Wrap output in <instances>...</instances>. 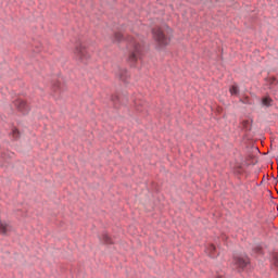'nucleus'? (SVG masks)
<instances>
[{"label": "nucleus", "mask_w": 278, "mask_h": 278, "mask_svg": "<svg viewBox=\"0 0 278 278\" xmlns=\"http://www.w3.org/2000/svg\"><path fill=\"white\" fill-rule=\"evenodd\" d=\"M154 41L156 42V49H166L170 41L173 40V28L165 25V29L161 27H154L151 29Z\"/></svg>", "instance_id": "f257e3e1"}, {"label": "nucleus", "mask_w": 278, "mask_h": 278, "mask_svg": "<svg viewBox=\"0 0 278 278\" xmlns=\"http://www.w3.org/2000/svg\"><path fill=\"white\" fill-rule=\"evenodd\" d=\"M128 49V62L130 66L136 67L138 60H142V52L144 51V46L142 43L136 41L135 39H130L127 45Z\"/></svg>", "instance_id": "f03ea898"}, {"label": "nucleus", "mask_w": 278, "mask_h": 278, "mask_svg": "<svg viewBox=\"0 0 278 278\" xmlns=\"http://www.w3.org/2000/svg\"><path fill=\"white\" fill-rule=\"evenodd\" d=\"M74 54L77 62H81V64H88V60H90V53L88 52V48L84 46V43H76Z\"/></svg>", "instance_id": "7ed1b4c3"}, {"label": "nucleus", "mask_w": 278, "mask_h": 278, "mask_svg": "<svg viewBox=\"0 0 278 278\" xmlns=\"http://www.w3.org/2000/svg\"><path fill=\"white\" fill-rule=\"evenodd\" d=\"M12 103H13L15 110H17V112L20 114H22V116H27L29 114V112H31V106H29L27 101H25L21 98L13 100Z\"/></svg>", "instance_id": "20e7f679"}, {"label": "nucleus", "mask_w": 278, "mask_h": 278, "mask_svg": "<svg viewBox=\"0 0 278 278\" xmlns=\"http://www.w3.org/2000/svg\"><path fill=\"white\" fill-rule=\"evenodd\" d=\"M232 262H233L235 266H237L240 270H244V268H247V266H249V264H251V258H249V256H245V258H244L239 255H233Z\"/></svg>", "instance_id": "39448f33"}, {"label": "nucleus", "mask_w": 278, "mask_h": 278, "mask_svg": "<svg viewBox=\"0 0 278 278\" xmlns=\"http://www.w3.org/2000/svg\"><path fill=\"white\" fill-rule=\"evenodd\" d=\"M111 101H112L113 108H115V110H118V108H121L122 105H125V100H123L121 98V96H118V94H112Z\"/></svg>", "instance_id": "423d86ee"}, {"label": "nucleus", "mask_w": 278, "mask_h": 278, "mask_svg": "<svg viewBox=\"0 0 278 278\" xmlns=\"http://www.w3.org/2000/svg\"><path fill=\"white\" fill-rule=\"evenodd\" d=\"M66 90V86L59 80L54 81L52 84V91H54L55 94H62Z\"/></svg>", "instance_id": "0eeeda50"}, {"label": "nucleus", "mask_w": 278, "mask_h": 278, "mask_svg": "<svg viewBox=\"0 0 278 278\" xmlns=\"http://www.w3.org/2000/svg\"><path fill=\"white\" fill-rule=\"evenodd\" d=\"M100 240L102 244H105L106 247L114 244V240L112 239V237H110V235L106 231L102 232Z\"/></svg>", "instance_id": "6e6552de"}, {"label": "nucleus", "mask_w": 278, "mask_h": 278, "mask_svg": "<svg viewBox=\"0 0 278 278\" xmlns=\"http://www.w3.org/2000/svg\"><path fill=\"white\" fill-rule=\"evenodd\" d=\"M112 42L121 45V42H125V36L122 33L116 31L113 35Z\"/></svg>", "instance_id": "1a4fd4ad"}, {"label": "nucleus", "mask_w": 278, "mask_h": 278, "mask_svg": "<svg viewBox=\"0 0 278 278\" xmlns=\"http://www.w3.org/2000/svg\"><path fill=\"white\" fill-rule=\"evenodd\" d=\"M261 103L264 108H273V98L270 96H264L261 99Z\"/></svg>", "instance_id": "9d476101"}, {"label": "nucleus", "mask_w": 278, "mask_h": 278, "mask_svg": "<svg viewBox=\"0 0 278 278\" xmlns=\"http://www.w3.org/2000/svg\"><path fill=\"white\" fill-rule=\"evenodd\" d=\"M253 253H255L256 255H261L262 257H264V255H266V253L264 252V247H262V243H257L254 248H252Z\"/></svg>", "instance_id": "9b49d317"}, {"label": "nucleus", "mask_w": 278, "mask_h": 278, "mask_svg": "<svg viewBox=\"0 0 278 278\" xmlns=\"http://www.w3.org/2000/svg\"><path fill=\"white\" fill-rule=\"evenodd\" d=\"M118 77L121 79V81H124V84H128V79H129V72H127V70H121Z\"/></svg>", "instance_id": "f8f14e48"}, {"label": "nucleus", "mask_w": 278, "mask_h": 278, "mask_svg": "<svg viewBox=\"0 0 278 278\" xmlns=\"http://www.w3.org/2000/svg\"><path fill=\"white\" fill-rule=\"evenodd\" d=\"M229 92L231 97H239L240 96V87L238 85H232L229 87Z\"/></svg>", "instance_id": "ddd939ff"}, {"label": "nucleus", "mask_w": 278, "mask_h": 278, "mask_svg": "<svg viewBox=\"0 0 278 278\" xmlns=\"http://www.w3.org/2000/svg\"><path fill=\"white\" fill-rule=\"evenodd\" d=\"M242 127L245 131H251L253 129V119H245L242 122Z\"/></svg>", "instance_id": "4468645a"}, {"label": "nucleus", "mask_w": 278, "mask_h": 278, "mask_svg": "<svg viewBox=\"0 0 278 278\" xmlns=\"http://www.w3.org/2000/svg\"><path fill=\"white\" fill-rule=\"evenodd\" d=\"M217 256L218 254H216V245L211 244L208 257H211L212 260H216Z\"/></svg>", "instance_id": "2eb2a0df"}, {"label": "nucleus", "mask_w": 278, "mask_h": 278, "mask_svg": "<svg viewBox=\"0 0 278 278\" xmlns=\"http://www.w3.org/2000/svg\"><path fill=\"white\" fill-rule=\"evenodd\" d=\"M11 134H12L14 140L21 139V130H18V128L13 127Z\"/></svg>", "instance_id": "dca6fc26"}, {"label": "nucleus", "mask_w": 278, "mask_h": 278, "mask_svg": "<svg viewBox=\"0 0 278 278\" xmlns=\"http://www.w3.org/2000/svg\"><path fill=\"white\" fill-rule=\"evenodd\" d=\"M271 262H273V266H275V268H278V253L277 252L271 253Z\"/></svg>", "instance_id": "f3484780"}, {"label": "nucleus", "mask_w": 278, "mask_h": 278, "mask_svg": "<svg viewBox=\"0 0 278 278\" xmlns=\"http://www.w3.org/2000/svg\"><path fill=\"white\" fill-rule=\"evenodd\" d=\"M239 103H243V105H253V102L251 101V98L245 97L244 99H239Z\"/></svg>", "instance_id": "a211bd4d"}, {"label": "nucleus", "mask_w": 278, "mask_h": 278, "mask_svg": "<svg viewBox=\"0 0 278 278\" xmlns=\"http://www.w3.org/2000/svg\"><path fill=\"white\" fill-rule=\"evenodd\" d=\"M270 84H278L277 78H270Z\"/></svg>", "instance_id": "6ab92c4d"}, {"label": "nucleus", "mask_w": 278, "mask_h": 278, "mask_svg": "<svg viewBox=\"0 0 278 278\" xmlns=\"http://www.w3.org/2000/svg\"><path fill=\"white\" fill-rule=\"evenodd\" d=\"M215 278H223V276H216Z\"/></svg>", "instance_id": "aec40b11"}]
</instances>
